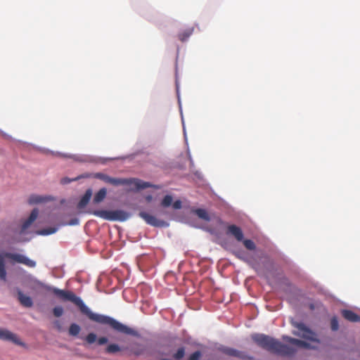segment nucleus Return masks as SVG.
<instances>
[{"mask_svg": "<svg viewBox=\"0 0 360 360\" xmlns=\"http://www.w3.org/2000/svg\"><path fill=\"white\" fill-rule=\"evenodd\" d=\"M30 288L33 290L44 289L49 292H52L58 298L63 301H70L77 306L82 314L86 316L91 321L96 323L108 325L115 330L127 335H131L135 337H139L138 331L128 327L126 325L117 321L115 319L103 314L94 313L74 292L70 290H64L46 285L41 281L34 278L30 282Z\"/></svg>", "mask_w": 360, "mask_h": 360, "instance_id": "nucleus-1", "label": "nucleus"}, {"mask_svg": "<svg viewBox=\"0 0 360 360\" xmlns=\"http://www.w3.org/2000/svg\"><path fill=\"white\" fill-rule=\"evenodd\" d=\"M252 340L259 347L273 354L286 356H292L296 352L294 347L283 344L267 335L255 333L252 335Z\"/></svg>", "mask_w": 360, "mask_h": 360, "instance_id": "nucleus-2", "label": "nucleus"}, {"mask_svg": "<svg viewBox=\"0 0 360 360\" xmlns=\"http://www.w3.org/2000/svg\"><path fill=\"white\" fill-rule=\"evenodd\" d=\"M94 177L100 180H102L105 183L110 184L112 186H134V188L136 191H139L140 189H144L146 188L150 187H155L158 188L156 186L152 185L151 184L148 182L143 181L142 180L138 179H122V178H113L110 177V176L98 172L95 173L94 174Z\"/></svg>", "mask_w": 360, "mask_h": 360, "instance_id": "nucleus-3", "label": "nucleus"}, {"mask_svg": "<svg viewBox=\"0 0 360 360\" xmlns=\"http://www.w3.org/2000/svg\"><path fill=\"white\" fill-rule=\"evenodd\" d=\"M6 259H9L16 263L22 264L30 268L35 267L37 264L36 262L23 255L8 252H0V279L4 281L6 280Z\"/></svg>", "mask_w": 360, "mask_h": 360, "instance_id": "nucleus-4", "label": "nucleus"}, {"mask_svg": "<svg viewBox=\"0 0 360 360\" xmlns=\"http://www.w3.org/2000/svg\"><path fill=\"white\" fill-rule=\"evenodd\" d=\"M94 215L108 221H124L129 217V214L121 210H95L91 212Z\"/></svg>", "mask_w": 360, "mask_h": 360, "instance_id": "nucleus-5", "label": "nucleus"}, {"mask_svg": "<svg viewBox=\"0 0 360 360\" xmlns=\"http://www.w3.org/2000/svg\"><path fill=\"white\" fill-rule=\"evenodd\" d=\"M292 324L300 330V332H293V335L312 342H319V340L316 338L315 333L306 326L305 324L296 321H293Z\"/></svg>", "mask_w": 360, "mask_h": 360, "instance_id": "nucleus-6", "label": "nucleus"}, {"mask_svg": "<svg viewBox=\"0 0 360 360\" xmlns=\"http://www.w3.org/2000/svg\"><path fill=\"white\" fill-rule=\"evenodd\" d=\"M139 216L149 225L155 227H166L168 224L164 220L158 219L146 212H140Z\"/></svg>", "mask_w": 360, "mask_h": 360, "instance_id": "nucleus-7", "label": "nucleus"}, {"mask_svg": "<svg viewBox=\"0 0 360 360\" xmlns=\"http://www.w3.org/2000/svg\"><path fill=\"white\" fill-rule=\"evenodd\" d=\"M226 234L234 237L236 240L239 242L242 241L243 239V233L242 229L234 224L229 225L227 226Z\"/></svg>", "mask_w": 360, "mask_h": 360, "instance_id": "nucleus-8", "label": "nucleus"}, {"mask_svg": "<svg viewBox=\"0 0 360 360\" xmlns=\"http://www.w3.org/2000/svg\"><path fill=\"white\" fill-rule=\"evenodd\" d=\"M17 294L18 300L22 307L30 308L33 306V301L31 297L25 295L20 289H18Z\"/></svg>", "mask_w": 360, "mask_h": 360, "instance_id": "nucleus-9", "label": "nucleus"}, {"mask_svg": "<svg viewBox=\"0 0 360 360\" xmlns=\"http://www.w3.org/2000/svg\"><path fill=\"white\" fill-rule=\"evenodd\" d=\"M38 215V209H33L30 217L22 224L20 233H24L32 224V223L37 219Z\"/></svg>", "mask_w": 360, "mask_h": 360, "instance_id": "nucleus-10", "label": "nucleus"}, {"mask_svg": "<svg viewBox=\"0 0 360 360\" xmlns=\"http://www.w3.org/2000/svg\"><path fill=\"white\" fill-rule=\"evenodd\" d=\"M283 340L290 343L291 345H295L298 347L306 348V349L311 348L309 343H308L305 341L301 340L295 339V338H290V337H288L286 335L283 336Z\"/></svg>", "mask_w": 360, "mask_h": 360, "instance_id": "nucleus-11", "label": "nucleus"}, {"mask_svg": "<svg viewBox=\"0 0 360 360\" xmlns=\"http://www.w3.org/2000/svg\"><path fill=\"white\" fill-rule=\"evenodd\" d=\"M0 340H10L17 344H20L18 342L17 336L13 333L6 329L0 328Z\"/></svg>", "mask_w": 360, "mask_h": 360, "instance_id": "nucleus-12", "label": "nucleus"}, {"mask_svg": "<svg viewBox=\"0 0 360 360\" xmlns=\"http://www.w3.org/2000/svg\"><path fill=\"white\" fill-rule=\"evenodd\" d=\"M342 316L347 321L353 323L360 322V316L349 309H343Z\"/></svg>", "mask_w": 360, "mask_h": 360, "instance_id": "nucleus-13", "label": "nucleus"}, {"mask_svg": "<svg viewBox=\"0 0 360 360\" xmlns=\"http://www.w3.org/2000/svg\"><path fill=\"white\" fill-rule=\"evenodd\" d=\"M126 349H129L130 352L135 356H140L145 352V347L139 342H134Z\"/></svg>", "mask_w": 360, "mask_h": 360, "instance_id": "nucleus-14", "label": "nucleus"}, {"mask_svg": "<svg viewBox=\"0 0 360 360\" xmlns=\"http://www.w3.org/2000/svg\"><path fill=\"white\" fill-rule=\"evenodd\" d=\"M91 196H92V190L91 188H89L85 191L84 195L82 197V198L79 201V202L77 204V209L82 210V209L84 208L89 203Z\"/></svg>", "mask_w": 360, "mask_h": 360, "instance_id": "nucleus-15", "label": "nucleus"}, {"mask_svg": "<svg viewBox=\"0 0 360 360\" xmlns=\"http://www.w3.org/2000/svg\"><path fill=\"white\" fill-rule=\"evenodd\" d=\"M107 195V190L105 188H101L98 192H96L93 198V202L94 204H98L103 201Z\"/></svg>", "mask_w": 360, "mask_h": 360, "instance_id": "nucleus-16", "label": "nucleus"}, {"mask_svg": "<svg viewBox=\"0 0 360 360\" xmlns=\"http://www.w3.org/2000/svg\"><path fill=\"white\" fill-rule=\"evenodd\" d=\"M47 200V197L38 195H32L30 196L28 199V202L30 205H34L43 202Z\"/></svg>", "mask_w": 360, "mask_h": 360, "instance_id": "nucleus-17", "label": "nucleus"}, {"mask_svg": "<svg viewBox=\"0 0 360 360\" xmlns=\"http://www.w3.org/2000/svg\"><path fill=\"white\" fill-rule=\"evenodd\" d=\"M193 32V28L191 27L185 30L178 34V38L181 41H185Z\"/></svg>", "mask_w": 360, "mask_h": 360, "instance_id": "nucleus-18", "label": "nucleus"}, {"mask_svg": "<svg viewBox=\"0 0 360 360\" xmlns=\"http://www.w3.org/2000/svg\"><path fill=\"white\" fill-rule=\"evenodd\" d=\"M224 352L231 356H236L239 358H244L245 355L242 352H240L237 349L233 348H227L225 349Z\"/></svg>", "mask_w": 360, "mask_h": 360, "instance_id": "nucleus-19", "label": "nucleus"}, {"mask_svg": "<svg viewBox=\"0 0 360 360\" xmlns=\"http://www.w3.org/2000/svg\"><path fill=\"white\" fill-rule=\"evenodd\" d=\"M58 229V227H49L41 229L37 231V234L42 236H47L56 233Z\"/></svg>", "mask_w": 360, "mask_h": 360, "instance_id": "nucleus-20", "label": "nucleus"}, {"mask_svg": "<svg viewBox=\"0 0 360 360\" xmlns=\"http://www.w3.org/2000/svg\"><path fill=\"white\" fill-rule=\"evenodd\" d=\"M121 350V347L117 344H110L105 349V352L108 354H115Z\"/></svg>", "mask_w": 360, "mask_h": 360, "instance_id": "nucleus-21", "label": "nucleus"}, {"mask_svg": "<svg viewBox=\"0 0 360 360\" xmlns=\"http://www.w3.org/2000/svg\"><path fill=\"white\" fill-rule=\"evenodd\" d=\"M80 327L76 323H72L69 328V333L70 335L77 336L80 332Z\"/></svg>", "mask_w": 360, "mask_h": 360, "instance_id": "nucleus-22", "label": "nucleus"}, {"mask_svg": "<svg viewBox=\"0 0 360 360\" xmlns=\"http://www.w3.org/2000/svg\"><path fill=\"white\" fill-rule=\"evenodd\" d=\"M195 214L198 215V217L199 218H200L202 219H204L206 221L210 220V217H209L207 212H206V210H205L203 209H197L195 210Z\"/></svg>", "mask_w": 360, "mask_h": 360, "instance_id": "nucleus-23", "label": "nucleus"}, {"mask_svg": "<svg viewBox=\"0 0 360 360\" xmlns=\"http://www.w3.org/2000/svg\"><path fill=\"white\" fill-rule=\"evenodd\" d=\"M243 243L246 249L249 250H254L256 248L255 243L250 239H243Z\"/></svg>", "mask_w": 360, "mask_h": 360, "instance_id": "nucleus-24", "label": "nucleus"}, {"mask_svg": "<svg viewBox=\"0 0 360 360\" xmlns=\"http://www.w3.org/2000/svg\"><path fill=\"white\" fill-rule=\"evenodd\" d=\"M172 197L169 195H167L164 197L161 202V205L164 207H169L172 205Z\"/></svg>", "mask_w": 360, "mask_h": 360, "instance_id": "nucleus-25", "label": "nucleus"}, {"mask_svg": "<svg viewBox=\"0 0 360 360\" xmlns=\"http://www.w3.org/2000/svg\"><path fill=\"white\" fill-rule=\"evenodd\" d=\"M185 355V349L184 347H180L178 349L176 352L173 355V357L176 360L181 359Z\"/></svg>", "mask_w": 360, "mask_h": 360, "instance_id": "nucleus-26", "label": "nucleus"}, {"mask_svg": "<svg viewBox=\"0 0 360 360\" xmlns=\"http://www.w3.org/2000/svg\"><path fill=\"white\" fill-rule=\"evenodd\" d=\"M330 328L332 330L336 331L339 328L338 320L336 317H333L330 320Z\"/></svg>", "mask_w": 360, "mask_h": 360, "instance_id": "nucleus-27", "label": "nucleus"}, {"mask_svg": "<svg viewBox=\"0 0 360 360\" xmlns=\"http://www.w3.org/2000/svg\"><path fill=\"white\" fill-rule=\"evenodd\" d=\"M85 339L89 344H92L96 340V335L94 333H90L86 335Z\"/></svg>", "mask_w": 360, "mask_h": 360, "instance_id": "nucleus-28", "label": "nucleus"}, {"mask_svg": "<svg viewBox=\"0 0 360 360\" xmlns=\"http://www.w3.org/2000/svg\"><path fill=\"white\" fill-rule=\"evenodd\" d=\"M53 313L56 317H60L63 314V309L61 307H56L53 309Z\"/></svg>", "mask_w": 360, "mask_h": 360, "instance_id": "nucleus-29", "label": "nucleus"}, {"mask_svg": "<svg viewBox=\"0 0 360 360\" xmlns=\"http://www.w3.org/2000/svg\"><path fill=\"white\" fill-rule=\"evenodd\" d=\"M200 356L201 352L200 351H196L190 355L188 360H198Z\"/></svg>", "mask_w": 360, "mask_h": 360, "instance_id": "nucleus-30", "label": "nucleus"}, {"mask_svg": "<svg viewBox=\"0 0 360 360\" xmlns=\"http://www.w3.org/2000/svg\"><path fill=\"white\" fill-rule=\"evenodd\" d=\"M172 205L174 210H179L182 207V202L180 200H177L174 201Z\"/></svg>", "mask_w": 360, "mask_h": 360, "instance_id": "nucleus-31", "label": "nucleus"}, {"mask_svg": "<svg viewBox=\"0 0 360 360\" xmlns=\"http://www.w3.org/2000/svg\"><path fill=\"white\" fill-rule=\"evenodd\" d=\"M79 224L78 219H73L68 223H62L60 226H65V225H77Z\"/></svg>", "mask_w": 360, "mask_h": 360, "instance_id": "nucleus-32", "label": "nucleus"}, {"mask_svg": "<svg viewBox=\"0 0 360 360\" xmlns=\"http://www.w3.org/2000/svg\"><path fill=\"white\" fill-rule=\"evenodd\" d=\"M108 342V338L105 337H101L98 339V344L100 345H105Z\"/></svg>", "mask_w": 360, "mask_h": 360, "instance_id": "nucleus-33", "label": "nucleus"}, {"mask_svg": "<svg viewBox=\"0 0 360 360\" xmlns=\"http://www.w3.org/2000/svg\"><path fill=\"white\" fill-rule=\"evenodd\" d=\"M153 200V196L151 195H148L146 196V200L150 202Z\"/></svg>", "mask_w": 360, "mask_h": 360, "instance_id": "nucleus-34", "label": "nucleus"}, {"mask_svg": "<svg viewBox=\"0 0 360 360\" xmlns=\"http://www.w3.org/2000/svg\"><path fill=\"white\" fill-rule=\"evenodd\" d=\"M161 360H171V359H162Z\"/></svg>", "mask_w": 360, "mask_h": 360, "instance_id": "nucleus-35", "label": "nucleus"}]
</instances>
